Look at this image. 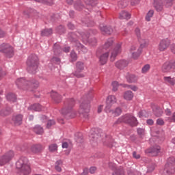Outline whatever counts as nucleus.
Here are the masks:
<instances>
[{"label":"nucleus","instance_id":"f257e3e1","mask_svg":"<svg viewBox=\"0 0 175 175\" xmlns=\"http://www.w3.org/2000/svg\"><path fill=\"white\" fill-rule=\"evenodd\" d=\"M16 85L22 90L32 91V88L37 89L40 83L38 81L33 79L32 81H26L24 78H19L16 81Z\"/></svg>","mask_w":175,"mask_h":175},{"label":"nucleus","instance_id":"f03ea898","mask_svg":"<svg viewBox=\"0 0 175 175\" xmlns=\"http://www.w3.org/2000/svg\"><path fill=\"white\" fill-rule=\"evenodd\" d=\"M20 175H29L31 172V168L28 163L27 158H21L16 163Z\"/></svg>","mask_w":175,"mask_h":175},{"label":"nucleus","instance_id":"7ed1b4c3","mask_svg":"<svg viewBox=\"0 0 175 175\" xmlns=\"http://www.w3.org/2000/svg\"><path fill=\"white\" fill-rule=\"evenodd\" d=\"M75 106V100L71 99L68 102H67V104L66 105V107L63 108L62 109V113L63 115L70 118H74L76 117V112L73 109V107Z\"/></svg>","mask_w":175,"mask_h":175},{"label":"nucleus","instance_id":"20e7f679","mask_svg":"<svg viewBox=\"0 0 175 175\" xmlns=\"http://www.w3.org/2000/svg\"><path fill=\"white\" fill-rule=\"evenodd\" d=\"M93 99V94L90 93L87 96V100H84L79 107V113L81 114L86 113L88 114L91 108L90 102Z\"/></svg>","mask_w":175,"mask_h":175},{"label":"nucleus","instance_id":"39448f33","mask_svg":"<svg viewBox=\"0 0 175 175\" xmlns=\"http://www.w3.org/2000/svg\"><path fill=\"white\" fill-rule=\"evenodd\" d=\"M122 122H124L129 124L131 126H135L137 125V120L135 118V116L131 114H126L119 118L116 121V124H120Z\"/></svg>","mask_w":175,"mask_h":175},{"label":"nucleus","instance_id":"423d86ee","mask_svg":"<svg viewBox=\"0 0 175 175\" xmlns=\"http://www.w3.org/2000/svg\"><path fill=\"white\" fill-rule=\"evenodd\" d=\"M38 58L36 55L30 56L27 62V70L35 73L36 69L38 68Z\"/></svg>","mask_w":175,"mask_h":175},{"label":"nucleus","instance_id":"0eeeda50","mask_svg":"<svg viewBox=\"0 0 175 175\" xmlns=\"http://www.w3.org/2000/svg\"><path fill=\"white\" fill-rule=\"evenodd\" d=\"M118 99L114 95H109L106 99L105 112H110L111 109H113L114 105L117 103Z\"/></svg>","mask_w":175,"mask_h":175},{"label":"nucleus","instance_id":"6e6552de","mask_svg":"<svg viewBox=\"0 0 175 175\" xmlns=\"http://www.w3.org/2000/svg\"><path fill=\"white\" fill-rule=\"evenodd\" d=\"M85 68V64L82 62H77L75 65L76 70L73 72V76L80 79L81 77H84V74L81 73V72Z\"/></svg>","mask_w":175,"mask_h":175},{"label":"nucleus","instance_id":"1a4fd4ad","mask_svg":"<svg viewBox=\"0 0 175 175\" xmlns=\"http://www.w3.org/2000/svg\"><path fill=\"white\" fill-rule=\"evenodd\" d=\"M0 52L5 53L7 57H12L14 56V49L9 44H3L0 45Z\"/></svg>","mask_w":175,"mask_h":175},{"label":"nucleus","instance_id":"9d476101","mask_svg":"<svg viewBox=\"0 0 175 175\" xmlns=\"http://www.w3.org/2000/svg\"><path fill=\"white\" fill-rule=\"evenodd\" d=\"M14 157V152L12 150H10L5 154L1 156L0 157V166L5 165L7 163H8L11 159Z\"/></svg>","mask_w":175,"mask_h":175},{"label":"nucleus","instance_id":"9b49d317","mask_svg":"<svg viewBox=\"0 0 175 175\" xmlns=\"http://www.w3.org/2000/svg\"><path fill=\"white\" fill-rule=\"evenodd\" d=\"M77 36H78L77 34H75V33H71V36H70L72 40L75 43V46L77 47V49L78 50L79 52L82 51L83 53H87L88 49L85 46H83L81 44H80L78 41L75 40Z\"/></svg>","mask_w":175,"mask_h":175},{"label":"nucleus","instance_id":"f8f14e48","mask_svg":"<svg viewBox=\"0 0 175 175\" xmlns=\"http://www.w3.org/2000/svg\"><path fill=\"white\" fill-rule=\"evenodd\" d=\"M77 34L79 35V38L81 39L83 42L85 44L89 42L92 45H95L97 43V40L96 38L90 39V36L88 34H85V33H81V34L79 33H77Z\"/></svg>","mask_w":175,"mask_h":175},{"label":"nucleus","instance_id":"ddd939ff","mask_svg":"<svg viewBox=\"0 0 175 175\" xmlns=\"http://www.w3.org/2000/svg\"><path fill=\"white\" fill-rule=\"evenodd\" d=\"M170 44H171V42L170 40L163 39L159 42L158 46V49L161 52L165 51L168 49Z\"/></svg>","mask_w":175,"mask_h":175},{"label":"nucleus","instance_id":"4468645a","mask_svg":"<svg viewBox=\"0 0 175 175\" xmlns=\"http://www.w3.org/2000/svg\"><path fill=\"white\" fill-rule=\"evenodd\" d=\"M142 51V50L141 48H137L135 46H133L130 49V53H131L132 58L134 59H136L139 57Z\"/></svg>","mask_w":175,"mask_h":175},{"label":"nucleus","instance_id":"2eb2a0df","mask_svg":"<svg viewBox=\"0 0 175 175\" xmlns=\"http://www.w3.org/2000/svg\"><path fill=\"white\" fill-rule=\"evenodd\" d=\"M121 53V44L117 45L115 49L110 51L111 56L110 59L111 62H114L116 59V57L118 54Z\"/></svg>","mask_w":175,"mask_h":175},{"label":"nucleus","instance_id":"dca6fc26","mask_svg":"<svg viewBox=\"0 0 175 175\" xmlns=\"http://www.w3.org/2000/svg\"><path fill=\"white\" fill-rule=\"evenodd\" d=\"M172 70V63L170 62H166L164 63L161 67V70L164 73H167L171 72Z\"/></svg>","mask_w":175,"mask_h":175},{"label":"nucleus","instance_id":"f3484780","mask_svg":"<svg viewBox=\"0 0 175 175\" xmlns=\"http://www.w3.org/2000/svg\"><path fill=\"white\" fill-rule=\"evenodd\" d=\"M107 113H111L112 116L114 117L120 116L122 113V110L120 107H116L115 109L113 108H110V111H105Z\"/></svg>","mask_w":175,"mask_h":175},{"label":"nucleus","instance_id":"a211bd4d","mask_svg":"<svg viewBox=\"0 0 175 175\" xmlns=\"http://www.w3.org/2000/svg\"><path fill=\"white\" fill-rule=\"evenodd\" d=\"M164 171L167 175H174L175 174V166L172 165H165Z\"/></svg>","mask_w":175,"mask_h":175},{"label":"nucleus","instance_id":"6ab92c4d","mask_svg":"<svg viewBox=\"0 0 175 175\" xmlns=\"http://www.w3.org/2000/svg\"><path fill=\"white\" fill-rule=\"evenodd\" d=\"M23 116L22 114H17L12 118L13 122L16 126H19L22 124Z\"/></svg>","mask_w":175,"mask_h":175},{"label":"nucleus","instance_id":"aec40b11","mask_svg":"<svg viewBox=\"0 0 175 175\" xmlns=\"http://www.w3.org/2000/svg\"><path fill=\"white\" fill-rule=\"evenodd\" d=\"M51 98L55 101V103H60L62 100V97L56 92H51Z\"/></svg>","mask_w":175,"mask_h":175},{"label":"nucleus","instance_id":"412c9836","mask_svg":"<svg viewBox=\"0 0 175 175\" xmlns=\"http://www.w3.org/2000/svg\"><path fill=\"white\" fill-rule=\"evenodd\" d=\"M135 94H133V92H132L131 90L124 92L123 94V98L126 101L132 100Z\"/></svg>","mask_w":175,"mask_h":175},{"label":"nucleus","instance_id":"4be33fe9","mask_svg":"<svg viewBox=\"0 0 175 175\" xmlns=\"http://www.w3.org/2000/svg\"><path fill=\"white\" fill-rule=\"evenodd\" d=\"M109 53L110 52H106L100 56L99 62L100 64L104 65L107 62Z\"/></svg>","mask_w":175,"mask_h":175},{"label":"nucleus","instance_id":"5701e85b","mask_svg":"<svg viewBox=\"0 0 175 175\" xmlns=\"http://www.w3.org/2000/svg\"><path fill=\"white\" fill-rule=\"evenodd\" d=\"M128 83H136L138 80V77L133 74L128 73L126 76Z\"/></svg>","mask_w":175,"mask_h":175},{"label":"nucleus","instance_id":"b1692460","mask_svg":"<svg viewBox=\"0 0 175 175\" xmlns=\"http://www.w3.org/2000/svg\"><path fill=\"white\" fill-rule=\"evenodd\" d=\"M153 112L156 117L159 118L162 116L163 113V110L160 107L156 106L154 108H153Z\"/></svg>","mask_w":175,"mask_h":175},{"label":"nucleus","instance_id":"393cba45","mask_svg":"<svg viewBox=\"0 0 175 175\" xmlns=\"http://www.w3.org/2000/svg\"><path fill=\"white\" fill-rule=\"evenodd\" d=\"M138 40L140 43V47L139 48L142 49H142L147 47L149 44V40L147 38H141Z\"/></svg>","mask_w":175,"mask_h":175},{"label":"nucleus","instance_id":"a878e982","mask_svg":"<svg viewBox=\"0 0 175 175\" xmlns=\"http://www.w3.org/2000/svg\"><path fill=\"white\" fill-rule=\"evenodd\" d=\"M44 149V147L42 145H33L31 146V152L33 154H38L40 152Z\"/></svg>","mask_w":175,"mask_h":175},{"label":"nucleus","instance_id":"bb28decb","mask_svg":"<svg viewBox=\"0 0 175 175\" xmlns=\"http://www.w3.org/2000/svg\"><path fill=\"white\" fill-rule=\"evenodd\" d=\"M116 66L118 68H120V69H122L125 67H126V66H128V62H126V60H119L118 62H117L116 63Z\"/></svg>","mask_w":175,"mask_h":175},{"label":"nucleus","instance_id":"cd10ccee","mask_svg":"<svg viewBox=\"0 0 175 175\" xmlns=\"http://www.w3.org/2000/svg\"><path fill=\"white\" fill-rule=\"evenodd\" d=\"M100 29L103 33H107L109 35L111 34L113 32V29H111V27H109L101 25L100 27Z\"/></svg>","mask_w":175,"mask_h":175},{"label":"nucleus","instance_id":"c85d7f7f","mask_svg":"<svg viewBox=\"0 0 175 175\" xmlns=\"http://www.w3.org/2000/svg\"><path fill=\"white\" fill-rule=\"evenodd\" d=\"M163 80L166 84L170 85H175V78H172L171 77H164Z\"/></svg>","mask_w":175,"mask_h":175},{"label":"nucleus","instance_id":"c756f323","mask_svg":"<svg viewBox=\"0 0 175 175\" xmlns=\"http://www.w3.org/2000/svg\"><path fill=\"white\" fill-rule=\"evenodd\" d=\"M161 150L160 146H153L150 149L149 152L152 154V156H157Z\"/></svg>","mask_w":175,"mask_h":175},{"label":"nucleus","instance_id":"7c9ffc66","mask_svg":"<svg viewBox=\"0 0 175 175\" xmlns=\"http://www.w3.org/2000/svg\"><path fill=\"white\" fill-rule=\"evenodd\" d=\"M74 8L75 10L78 11H81L84 8V5L82 4L81 1L78 0L74 4Z\"/></svg>","mask_w":175,"mask_h":175},{"label":"nucleus","instance_id":"2f4dec72","mask_svg":"<svg viewBox=\"0 0 175 175\" xmlns=\"http://www.w3.org/2000/svg\"><path fill=\"white\" fill-rule=\"evenodd\" d=\"M130 18L131 15L129 14V12H127L126 11H122L119 14L120 19H129Z\"/></svg>","mask_w":175,"mask_h":175},{"label":"nucleus","instance_id":"473e14b6","mask_svg":"<svg viewBox=\"0 0 175 175\" xmlns=\"http://www.w3.org/2000/svg\"><path fill=\"white\" fill-rule=\"evenodd\" d=\"M154 6L157 12H161L163 10V5L161 1L159 0H155L154 3Z\"/></svg>","mask_w":175,"mask_h":175},{"label":"nucleus","instance_id":"72a5a7b5","mask_svg":"<svg viewBox=\"0 0 175 175\" xmlns=\"http://www.w3.org/2000/svg\"><path fill=\"white\" fill-rule=\"evenodd\" d=\"M6 98L10 102L14 103L16 100V96L14 94L10 93L7 95Z\"/></svg>","mask_w":175,"mask_h":175},{"label":"nucleus","instance_id":"f704fd0d","mask_svg":"<svg viewBox=\"0 0 175 175\" xmlns=\"http://www.w3.org/2000/svg\"><path fill=\"white\" fill-rule=\"evenodd\" d=\"M30 109L35 111H42V107L40 104H34L30 107Z\"/></svg>","mask_w":175,"mask_h":175},{"label":"nucleus","instance_id":"c9c22d12","mask_svg":"<svg viewBox=\"0 0 175 175\" xmlns=\"http://www.w3.org/2000/svg\"><path fill=\"white\" fill-rule=\"evenodd\" d=\"M49 150L51 152H56L58 150V146L57 144H51L49 146Z\"/></svg>","mask_w":175,"mask_h":175},{"label":"nucleus","instance_id":"e433bc0d","mask_svg":"<svg viewBox=\"0 0 175 175\" xmlns=\"http://www.w3.org/2000/svg\"><path fill=\"white\" fill-rule=\"evenodd\" d=\"M34 132L38 135H42L44 133L42 127L39 125H36L33 129Z\"/></svg>","mask_w":175,"mask_h":175},{"label":"nucleus","instance_id":"4c0bfd02","mask_svg":"<svg viewBox=\"0 0 175 175\" xmlns=\"http://www.w3.org/2000/svg\"><path fill=\"white\" fill-rule=\"evenodd\" d=\"M129 3V2L128 1V0H122L118 2V5L119 8H126Z\"/></svg>","mask_w":175,"mask_h":175},{"label":"nucleus","instance_id":"58836bf2","mask_svg":"<svg viewBox=\"0 0 175 175\" xmlns=\"http://www.w3.org/2000/svg\"><path fill=\"white\" fill-rule=\"evenodd\" d=\"M62 164H63V162L61 160H59L56 162V163H55V170L57 172H61L62 171Z\"/></svg>","mask_w":175,"mask_h":175},{"label":"nucleus","instance_id":"ea45409f","mask_svg":"<svg viewBox=\"0 0 175 175\" xmlns=\"http://www.w3.org/2000/svg\"><path fill=\"white\" fill-rule=\"evenodd\" d=\"M36 2L44 3L49 5H52L54 3V0H34Z\"/></svg>","mask_w":175,"mask_h":175},{"label":"nucleus","instance_id":"a19ab883","mask_svg":"<svg viewBox=\"0 0 175 175\" xmlns=\"http://www.w3.org/2000/svg\"><path fill=\"white\" fill-rule=\"evenodd\" d=\"M84 2L87 5H90L92 7L97 4V0H84Z\"/></svg>","mask_w":175,"mask_h":175},{"label":"nucleus","instance_id":"79ce46f5","mask_svg":"<svg viewBox=\"0 0 175 175\" xmlns=\"http://www.w3.org/2000/svg\"><path fill=\"white\" fill-rule=\"evenodd\" d=\"M112 87V91L113 92H117L118 90V88L120 87V84L118 81H113L111 83Z\"/></svg>","mask_w":175,"mask_h":175},{"label":"nucleus","instance_id":"37998d69","mask_svg":"<svg viewBox=\"0 0 175 175\" xmlns=\"http://www.w3.org/2000/svg\"><path fill=\"white\" fill-rule=\"evenodd\" d=\"M53 33L51 29L43 30L41 33L42 36H49Z\"/></svg>","mask_w":175,"mask_h":175},{"label":"nucleus","instance_id":"c03bdc74","mask_svg":"<svg viewBox=\"0 0 175 175\" xmlns=\"http://www.w3.org/2000/svg\"><path fill=\"white\" fill-rule=\"evenodd\" d=\"M113 44V40L112 38L109 39L105 44L104 48L107 49Z\"/></svg>","mask_w":175,"mask_h":175},{"label":"nucleus","instance_id":"a18cd8bd","mask_svg":"<svg viewBox=\"0 0 175 175\" xmlns=\"http://www.w3.org/2000/svg\"><path fill=\"white\" fill-rule=\"evenodd\" d=\"M153 14H154V11H152V10H150V11H148L146 16V20L147 21H150V19L152 17Z\"/></svg>","mask_w":175,"mask_h":175},{"label":"nucleus","instance_id":"49530a36","mask_svg":"<svg viewBox=\"0 0 175 175\" xmlns=\"http://www.w3.org/2000/svg\"><path fill=\"white\" fill-rule=\"evenodd\" d=\"M166 165H174L175 166V158L170 157L167 160Z\"/></svg>","mask_w":175,"mask_h":175},{"label":"nucleus","instance_id":"de8ad7c7","mask_svg":"<svg viewBox=\"0 0 175 175\" xmlns=\"http://www.w3.org/2000/svg\"><path fill=\"white\" fill-rule=\"evenodd\" d=\"M124 87H127V88L131 90L133 92H137L138 90V88L133 85H125Z\"/></svg>","mask_w":175,"mask_h":175},{"label":"nucleus","instance_id":"09e8293b","mask_svg":"<svg viewBox=\"0 0 175 175\" xmlns=\"http://www.w3.org/2000/svg\"><path fill=\"white\" fill-rule=\"evenodd\" d=\"M112 175H124V170L122 167L118 169Z\"/></svg>","mask_w":175,"mask_h":175},{"label":"nucleus","instance_id":"8fccbe9b","mask_svg":"<svg viewBox=\"0 0 175 175\" xmlns=\"http://www.w3.org/2000/svg\"><path fill=\"white\" fill-rule=\"evenodd\" d=\"M150 68V66L149 64H146L142 69V73H146Z\"/></svg>","mask_w":175,"mask_h":175},{"label":"nucleus","instance_id":"3c124183","mask_svg":"<svg viewBox=\"0 0 175 175\" xmlns=\"http://www.w3.org/2000/svg\"><path fill=\"white\" fill-rule=\"evenodd\" d=\"M167 120L170 122H175V112H174L171 117H168Z\"/></svg>","mask_w":175,"mask_h":175},{"label":"nucleus","instance_id":"603ef678","mask_svg":"<svg viewBox=\"0 0 175 175\" xmlns=\"http://www.w3.org/2000/svg\"><path fill=\"white\" fill-rule=\"evenodd\" d=\"M70 58H71L72 61H76L77 59V55L75 52L71 51Z\"/></svg>","mask_w":175,"mask_h":175},{"label":"nucleus","instance_id":"864d4df0","mask_svg":"<svg viewBox=\"0 0 175 175\" xmlns=\"http://www.w3.org/2000/svg\"><path fill=\"white\" fill-rule=\"evenodd\" d=\"M135 34L137 36V39H140L141 38V32H140V29L139 28H136L135 30Z\"/></svg>","mask_w":175,"mask_h":175},{"label":"nucleus","instance_id":"5fc2aeb1","mask_svg":"<svg viewBox=\"0 0 175 175\" xmlns=\"http://www.w3.org/2000/svg\"><path fill=\"white\" fill-rule=\"evenodd\" d=\"M55 120H49V122H47L46 127H47V129H50L52 126H53V125H55Z\"/></svg>","mask_w":175,"mask_h":175},{"label":"nucleus","instance_id":"6e6d98bb","mask_svg":"<svg viewBox=\"0 0 175 175\" xmlns=\"http://www.w3.org/2000/svg\"><path fill=\"white\" fill-rule=\"evenodd\" d=\"M164 124H165V122H164V121H163V119H161V118H158V119L157 120V125L163 126V125H164Z\"/></svg>","mask_w":175,"mask_h":175},{"label":"nucleus","instance_id":"4d7b16f0","mask_svg":"<svg viewBox=\"0 0 175 175\" xmlns=\"http://www.w3.org/2000/svg\"><path fill=\"white\" fill-rule=\"evenodd\" d=\"M65 31V29L63 26H59L57 27V32H59V33H63Z\"/></svg>","mask_w":175,"mask_h":175},{"label":"nucleus","instance_id":"13d9d810","mask_svg":"<svg viewBox=\"0 0 175 175\" xmlns=\"http://www.w3.org/2000/svg\"><path fill=\"white\" fill-rule=\"evenodd\" d=\"M172 2H173V0H165L166 6L167 7L172 6Z\"/></svg>","mask_w":175,"mask_h":175},{"label":"nucleus","instance_id":"bf43d9fd","mask_svg":"<svg viewBox=\"0 0 175 175\" xmlns=\"http://www.w3.org/2000/svg\"><path fill=\"white\" fill-rule=\"evenodd\" d=\"M159 137L161 139V140H164L165 139V133L163 131H161V133L159 135Z\"/></svg>","mask_w":175,"mask_h":175},{"label":"nucleus","instance_id":"052dcab7","mask_svg":"<svg viewBox=\"0 0 175 175\" xmlns=\"http://www.w3.org/2000/svg\"><path fill=\"white\" fill-rule=\"evenodd\" d=\"M155 167L154 165H151L148 167V172H152L154 170Z\"/></svg>","mask_w":175,"mask_h":175},{"label":"nucleus","instance_id":"680f3d73","mask_svg":"<svg viewBox=\"0 0 175 175\" xmlns=\"http://www.w3.org/2000/svg\"><path fill=\"white\" fill-rule=\"evenodd\" d=\"M52 62L56 64H59L60 63V59L57 57H53L52 59Z\"/></svg>","mask_w":175,"mask_h":175},{"label":"nucleus","instance_id":"e2e57ef3","mask_svg":"<svg viewBox=\"0 0 175 175\" xmlns=\"http://www.w3.org/2000/svg\"><path fill=\"white\" fill-rule=\"evenodd\" d=\"M144 129H142V128H139V129H137V133L139 134V135H143L144 134Z\"/></svg>","mask_w":175,"mask_h":175},{"label":"nucleus","instance_id":"0e129e2a","mask_svg":"<svg viewBox=\"0 0 175 175\" xmlns=\"http://www.w3.org/2000/svg\"><path fill=\"white\" fill-rule=\"evenodd\" d=\"M165 113L166 116H170L172 114L171 110L168 108L165 109Z\"/></svg>","mask_w":175,"mask_h":175},{"label":"nucleus","instance_id":"69168bd1","mask_svg":"<svg viewBox=\"0 0 175 175\" xmlns=\"http://www.w3.org/2000/svg\"><path fill=\"white\" fill-rule=\"evenodd\" d=\"M146 122H147V124L150 126H152L154 124V121L152 119L147 120Z\"/></svg>","mask_w":175,"mask_h":175},{"label":"nucleus","instance_id":"338daca9","mask_svg":"<svg viewBox=\"0 0 175 175\" xmlns=\"http://www.w3.org/2000/svg\"><path fill=\"white\" fill-rule=\"evenodd\" d=\"M68 147H69V144H68V142H63L62 145V148H68Z\"/></svg>","mask_w":175,"mask_h":175},{"label":"nucleus","instance_id":"774afa93","mask_svg":"<svg viewBox=\"0 0 175 175\" xmlns=\"http://www.w3.org/2000/svg\"><path fill=\"white\" fill-rule=\"evenodd\" d=\"M170 49H171V51L175 54V44H172L171 46H170Z\"/></svg>","mask_w":175,"mask_h":175}]
</instances>
